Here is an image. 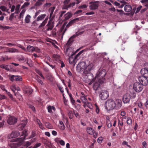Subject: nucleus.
Masks as SVG:
<instances>
[{"label":"nucleus","mask_w":148,"mask_h":148,"mask_svg":"<svg viewBox=\"0 0 148 148\" xmlns=\"http://www.w3.org/2000/svg\"><path fill=\"white\" fill-rule=\"evenodd\" d=\"M72 15V13L70 12H68L64 15V20L65 21L71 18Z\"/></svg>","instance_id":"393cba45"},{"label":"nucleus","mask_w":148,"mask_h":148,"mask_svg":"<svg viewBox=\"0 0 148 148\" xmlns=\"http://www.w3.org/2000/svg\"><path fill=\"white\" fill-rule=\"evenodd\" d=\"M20 135L19 132L18 131H13L10 134L8 135V137L9 139L16 138Z\"/></svg>","instance_id":"f3484780"},{"label":"nucleus","mask_w":148,"mask_h":148,"mask_svg":"<svg viewBox=\"0 0 148 148\" xmlns=\"http://www.w3.org/2000/svg\"><path fill=\"white\" fill-rule=\"evenodd\" d=\"M27 123V121L26 120L23 121L21 124L19 125V127H21L20 129L22 130L25 126Z\"/></svg>","instance_id":"7c9ffc66"},{"label":"nucleus","mask_w":148,"mask_h":148,"mask_svg":"<svg viewBox=\"0 0 148 148\" xmlns=\"http://www.w3.org/2000/svg\"><path fill=\"white\" fill-rule=\"evenodd\" d=\"M10 80L13 82L14 81H21L22 78L20 76L10 75L9 76Z\"/></svg>","instance_id":"4468645a"},{"label":"nucleus","mask_w":148,"mask_h":148,"mask_svg":"<svg viewBox=\"0 0 148 148\" xmlns=\"http://www.w3.org/2000/svg\"><path fill=\"white\" fill-rule=\"evenodd\" d=\"M8 51L12 53L19 52V51L18 50L15 48L9 49H8Z\"/></svg>","instance_id":"72a5a7b5"},{"label":"nucleus","mask_w":148,"mask_h":148,"mask_svg":"<svg viewBox=\"0 0 148 148\" xmlns=\"http://www.w3.org/2000/svg\"><path fill=\"white\" fill-rule=\"evenodd\" d=\"M47 28L46 32L47 34L50 36H55L56 35V30L55 29L52 30L54 26L53 22H49L47 25Z\"/></svg>","instance_id":"20e7f679"},{"label":"nucleus","mask_w":148,"mask_h":148,"mask_svg":"<svg viewBox=\"0 0 148 148\" xmlns=\"http://www.w3.org/2000/svg\"><path fill=\"white\" fill-rule=\"evenodd\" d=\"M141 1L143 5L145 7H148V0H142Z\"/></svg>","instance_id":"58836bf2"},{"label":"nucleus","mask_w":148,"mask_h":148,"mask_svg":"<svg viewBox=\"0 0 148 148\" xmlns=\"http://www.w3.org/2000/svg\"><path fill=\"white\" fill-rule=\"evenodd\" d=\"M17 118L13 116L8 117L7 119V123L9 125H13L17 122Z\"/></svg>","instance_id":"dca6fc26"},{"label":"nucleus","mask_w":148,"mask_h":148,"mask_svg":"<svg viewBox=\"0 0 148 148\" xmlns=\"http://www.w3.org/2000/svg\"><path fill=\"white\" fill-rule=\"evenodd\" d=\"M79 49H77L75 52V53L78 51ZM66 56H73L75 53L73 49L71 48H69L67 49L65 51Z\"/></svg>","instance_id":"9b49d317"},{"label":"nucleus","mask_w":148,"mask_h":148,"mask_svg":"<svg viewBox=\"0 0 148 148\" xmlns=\"http://www.w3.org/2000/svg\"><path fill=\"white\" fill-rule=\"evenodd\" d=\"M109 96L108 92L106 90H102L99 95L100 98L102 100H105Z\"/></svg>","instance_id":"9d476101"},{"label":"nucleus","mask_w":148,"mask_h":148,"mask_svg":"<svg viewBox=\"0 0 148 148\" xmlns=\"http://www.w3.org/2000/svg\"><path fill=\"white\" fill-rule=\"evenodd\" d=\"M6 92L7 94L11 98L12 100L13 99L12 95L10 93V92H8V91L7 92Z\"/></svg>","instance_id":"052dcab7"},{"label":"nucleus","mask_w":148,"mask_h":148,"mask_svg":"<svg viewBox=\"0 0 148 148\" xmlns=\"http://www.w3.org/2000/svg\"><path fill=\"white\" fill-rule=\"evenodd\" d=\"M93 66V64L92 63L87 65L85 62H81L79 63L77 65L76 70L78 72L83 71L84 74H87L92 70Z\"/></svg>","instance_id":"f03ea898"},{"label":"nucleus","mask_w":148,"mask_h":148,"mask_svg":"<svg viewBox=\"0 0 148 148\" xmlns=\"http://www.w3.org/2000/svg\"><path fill=\"white\" fill-rule=\"evenodd\" d=\"M36 135V132L35 131H33L32 132V134L31 135L30 138H32L35 136Z\"/></svg>","instance_id":"774afa93"},{"label":"nucleus","mask_w":148,"mask_h":148,"mask_svg":"<svg viewBox=\"0 0 148 148\" xmlns=\"http://www.w3.org/2000/svg\"><path fill=\"white\" fill-rule=\"evenodd\" d=\"M7 26H3L2 25H0V29H1L4 30L8 29Z\"/></svg>","instance_id":"680f3d73"},{"label":"nucleus","mask_w":148,"mask_h":148,"mask_svg":"<svg viewBox=\"0 0 148 148\" xmlns=\"http://www.w3.org/2000/svg\"><path fill=\"white\" fill-rule=\"evenodd\" d=\"M47 109L48 112L49 113H51L52 112V108L51 106H48L47 107Z\"/></svg>","instance_id":"69168bd1"},{"label":"nucleus","mask_w":148,"mask_h":148,"mask_svg":"<svg viewBox=\"0 0 148 148\" xmlns=\"http://www.w3.org/2000/svg\"><path fill=\"white\" fill-rule=\"evenodd\" d=\"M86 131L88 133L91 135H93L94 138H97V133L96 132L92 127H88L86 128Z\"/></svg>","instance_id":"ddd939ff"},{"label":"nucleus","mask_w":148,"mask_h":148,"mask_svg":"<svg viewBox=\"0 0 148 148\" xmlns=\"http://www.w3.org/2000/svg\"><path fill=\"white\" fill-rule=\"evenodd\" d=\"M75 37V35H73L69 39L66 43V44L69 46H70L74 41L73 38Z\"/></svg>","instance_id":"a878e982"},{"label":"nucleus","mask_w":148,"mask_h":148,"mask_svg":"<svg viewBox=\"0 0 148 148\" xmlns=\"http://www.w3.org/2000/svg\"><path fill=\"white\" fill-rule=\"evenodd\" d=\"M23 90L24 93L27 94H30L33 91V90L31 87L25 85L23 87Z\"/></svg>","instance_id":"a211bd4d"},{"label":"nucleus","mask_w":148,"mask_h":148,"mask_svg":"<svg viewBox=\"0 0 148 148\" xmlns=\"http://www.w3.org/2000/svg\"><path fill=\"white\" fill-rule=\"evenodd\" d=\"M142 69L140 71V73L142 76L148 78V69L146 68Z\"/></svg>","instance_id":"4be33fe9"},{"label":"nucleus","mask_w":148,"mask_h":148,"mask_svg":"<svg viewBox=\"0 0 148 148\" xmlns=\"http://www.w3.org/2000/svg\"><path fill=\"white\" fill-rule=\"evenodd\" d=\"M85 76L84 77L83 79L86 83H89L88 84L90 85L94 81L95 78H93V75L88 72V74H84Z\"/></svg>","instance_id":"39448f33"},{"label":"nucleus","mask_w":148,"mask_h":148,"mask_svg":"<svg viewBox=\"0 0 148 148\" xmlns=\"http://www.w3.org/2000/svg\"><path fill=\"white\" fill-rule=\"evenodd\" d=\"M36 138H34L33 139V140H32V141L31 142H29V141H26L25 142V145H26V146L28 147L31 145L32 143L33 142L36 141Z\"/></svg>","instance_id":"e433bc0d"},{"label":"nucleus","mask_w":148,"mask_h":148,"mask_svg":"<svg viewBox=\"0 0 148 148\" xmlns=\"http://www.w3.org/2000/svg\"><path fill=\"white\" fill-rule=\"evenodd\" d=\"M59 123L60 124L59 128L60 129L62 130H64L65 128V127L63 122L62 121H59Z\"/></svg>","instance_id":"2f4dec72"},{"label":"nucleus","mask_w":148,"mask_h":148,"mask_svg":"<svg viewBox=\"0 0 148 148\" xmlns=\"http://www.w3.org/2000/svg\"><path fill=\"white\" fill-rule=\"evenodd\" d=\"M48 19V17H47V18H46L41 23L40 26L41 27L44 26L47 22Z\"/></svg>","instance_id":"37998d69"},{"label":"nucleus","mask_w":148,"mask_h":148,"mask_svg":"<svg viewBox=\"0 0 148 148\" xmlns=\"http://www.w3.org/2000/svg\"><path fill=\"white\" fill-rule=\"evenodd\" d=\"M124 9L125 12H128L131 11L132 7L130 5H127L125 6Z\"/></svg>","instance_id":"bb28decb"},{"label":"nucleus","mask_w":148,"mask_h":148,"mask_svg":"<svg viewBox=\"0 0 148 148\" xmlns=\"http://www.w3.org/2000/svg\"><path fill=\"white\" fill-rule=\"evenodd\" d=\"M148 78L142 75L138 77V80L140 84L143 85H147L148 83Z\"/></svg>","instance_id":"f8f14e48"},{"label":"nucleus","mask_w":148,"mask_h":148,"mask_svg":"<svg viewBox=\"0 0 148 148\" xmlns=\"http://www.w3.org/2000/svg\"><path fill=\"white\" fill-rule=\"evenodd\" d=\"M0 88L3 91H5L6 92H7L8 91L5 89L4 85L2 84L0 85Z\"/></svg>","instance_id":"3c124183"},{"label":"nucleus","mask_w":148,"mask_h":148,"mask_svg":"<svg viewBox=\"0 0 148 148\" xmlns=\"http://www.w3.org/2000/svg\"><path fill=\"white\" fill-rule=\"evenodd\" d=\"M55 9V7H51L49 10L50 12L49 19L50 21L49 22H51L53 19L55 17V15L53 13Z\"/></svg>","instance_id":"412c9836"},{"label":"nucleus","mask_w":148,"mask_h":148,"mask_svg":"<svg viewBox=\"0 0 148 148\" xmlns=\"http://www.w3.org/2000/svg\"><path fill=\"white\" fill-rule=\"evenodd\" d=\"M53 58L56 60H59L60 59V56L58 55L54 54L53 56Z\"/></svg>","instance_id":"09e8293b"},{"label":"nucleus","mask_w":148,"mask_h":148,"mask_svg":"<svg viewBox=\"0 0 148 148\" xmlns=\"http://www.w3.org/2000/svg\"><path fill=\"white\" fill-rule=\"evenodd\" d=\"M83 106L85 108L86 106H87L90 109H91L93 108L92 104L91 103L89 102H87V103H84L83 105Z\"/></svg>","instance_id":"f704fd0d"},{"label":"nucleus","mask_w":148,"mask_h":148,"mask_svg":"<svg viewBox=\"0 0 148 148\" xmlns=\"http://www.w3.org/2000/svg\"><path fill=\"white\" fill-rule=\"evenodd\" d=\"M86 95L84 94L83 92H81L80 95V99L82 102L84 104L86 103L87 101V99L86 97Z\"/></svg>","instance_id":"5701e85b"},{"label":"nucleus","mask_w":148,"mask_h":148,"mask_svg":"<svg viewBox=\"0 0 148 148\" xmlns=\"http://www.w3.org/2000/svg\"><path fill=\"white\" fill-rule=\"evenodd\" d=\"M127 123L128 125H131L132 123V120L131 117H128L127 119Z\"/></svg>","instance_id":"ea45409f"},{"label":"nucleus","mask_w":148,"mask_h":148,"mask_svg":"<svg viewBox=\"0 0 148 148\" xmlns=\"http://www.w3.org/2000/svg\"><path fill=\"white\" fill-rule=\"evenodd\" d=\"M54 141L57 143H59L62 146H64L65 145V142L63 140H61L59 138H55Z\"/></svg>","instance_id":"b1692460"},{"label":"nucleus","mask_w":148,"mask_h":148,"mask_svg":"<svg viewBox=\"0 0 148 148\" xmlns=\"http://www.w3.org/2000/svg\"><path fill=\"white\" fill-rule=\"evenodd\" d=\"M46 15V14H41L38 16L36 18V21H42L44 18L45 17Z\"/></svg>","instance_id":"c756f323"},{"label":"nucleus","mask_w":148,"mask_h":148,"mask_svg":"<svg viewBox=\"0 0 148 148\" xmlns=\"http://www.w3.org/2000/svg\"><path fill=\"white\" fill-rule=\"evenodd\" d=\"M131 97V96L129 94L127 93L125 94L123 98V101L124 103H128L130 100Z\"/></svg>","instance_id":"aec40b11"},{"label":"nucleus","mask_w":148,"mask_h":148,"mask_svg":"<svg viewBox=\"0 0 148 148\" xmlns=\"http://www.w3.org/2000/svg\"><path fill=\"white\" fill-rule=\"evenodd\" d=\"M78 18H76L72 20H71L67 24V26L69 27L72 25L74 23H75L76 22L78 21Z\"/></svg>","instance_id":"c85d7f7f"},{"label":"nucleus","mask_w":148,"mask_h":148,"mask_svg":"<svg viewBox=\"0 0 148 148\" xmlns=\"http://www.w3.org/2000/svg\"><path fill=\"white\" fill-rule=\"evenodd\" d=\"M58 87L59 90H60V92L62 93H63L64 92V90H63V87L62 86H58Z\"/></svg>","instance_id":"338daca9"},{"label":"nucleus","mask_w":148,"mask_h":148,"mask_svg":"<svg viewBox=\"0 0 148 148\" xmlns=\"http://www.w3.org/2000/svg\"><path fill=\"white\" fill-rule=\"evenodd\" d=\"M25 11L24 10H22L20 14V18H23L24 14L25 12Z\"/></svg>","instance_id":"8fccbe9b"},{"label":"nucleus","mask_w":148,"mask_h":148,"mask_svg":"<svg viewBox=\"0 0 148 148\" xmlns=\"http://www.w3.org/2000/svg\"><path fill=\"white\" fill-rule=\"evenodd\" d=\"M84 50H82L80 51L77 55L75 56L78 60L79 59L81 55L83 53Z\"/></svg>","instance_id":"a18cd8bd"},{"label":"nucleus","mask_w":148,"mask_h":148,"mask_svg":"<svg viewBox=\"0 0 148 148\" xmlns=\"http://www.w3.org/2000/svg\"><path fill=\"white\" fill-rule=\"evenodd\" d=\"M36 72L38 74H39L41 77L43 79H45V78L42 74L41 71H40L39 70L37 69H36Z\"/></svg>","instance_id":"49530a36"},{"label":"nucleus","mask_w":148,"mask_h":148,"mask_svg":"<svg viewBox=\"0 0 148 148\" xmlns=\"http://www.w3.org/2000/svg\"><path fill=\"white\" fill-rule=\"evenodd\" d=\"M70 98L71 103L73 104L75 103V100H74L71 94H70L69 95Z\"/></svg>","instance_id":"603ef678"},{"label":"nucleus","mask_w":148,"mask_h":148,"mask_svg":"<svg viewBox=\"0 0 148 148\" xmlns=\"http://www.w3.org/2000/svg\"><path fill=\"white\" fill-rule=\"evenodd\" d=\"M45 126L47 128L49 129L52 128V126L51 125L49 122H46L45 123Z\"/></svg>","instance_id":"a19ab883"},{"label":"nucleus","mask_w":148,"mask_h":148,"mask_svg":"<svg viewBox=\"0 0 148 148\" xmlns=\"http://www.w3.org/2000/svg\"><path fill=\"white\" fill-rule=\"evenodd\" d=\"M69 118L70 119H71L73 117V112L71 111H69L68 114Z\"/></svg>","instance_id":"c03bdc74"},{"label":"nucleus","mask_w":148,"mask_h":148,"mask_svg":"<svg viewBox=\"0 0 148 148\" xmlns=\"http://www.w3.org/2000/svg\"><path fill=\"white\" fill-rule=\"evenodd\" d=\"M27 49L28 51L30 52H33L34 50V47L30 45L27 46Z\"/></svg>","instance_id":"473e14b6"},{"label":"nucleus","mask_w":148,"mask_h":148,"mask_svg":"<svg viewBox=\"0 0 148 148\" xmlns=\"http://www.w3.org/2000/svg\"><path fill=\"white\" fill-rule=\"evenodd\" d=\"M106 124L108 127L109 128L110 127L112 126V124L110 121H107Z\"/></svg>","instance_id":"0e129e2a"},{"label":"nucleus","mask_w":148,"mask_h":148,"mask_svg":"<svg viewBox=\"0 0 148 148\" xmlns=\"http://www.w3.org/2000/svg\"><path fill=\"white\" fill-rule=\"evenodd\" d=\"M133 88L136 92H139L143 89V85L138 82H137L134 84Z\"/></svg>","instance_id":"1a4fd4ad"},{"label":"nucleus","mask_w":148,"mask_h":148,"mask_svg":"<svg viewBox=\"0 0 148 148\" xmlns=\"http://www.w3.org/2000/svg\"><path fill=\"white\" fill-rule=\"evenodd\" d=\"M34 51L37 52L39 53L40 51V50L38 47H35Z\"/></svg>","instance_id":"e2e57ef3"},{"label":"nucleus","mask_w":148,"mask_h":148,"mask_svg":"<svg viewBox=\"0 0 148 148\" xmlns=\"http://www.w3.org/2000/svg\"><path fill=\"white\" fill-rule=\"evenodd\" d=\"M41 145L40 143H38L36 144L33 147V148H37L40 147Z\"/></svg>","instance_id":"bf43d9fd"},{"label":"nucleus","mask_w":148,"mask_h":148,"mask_svg":"<svg viewBox=\"0 0 148 148\" xmlns=\"http://www.w3.org/2000/svg\"><path fill=\"white\" fill-rule=\"evenodd\" d=\"M106 73V71L105 69H100L97 72L95 78H97L99 80L105 78L104 77Z\"/></svg>","instance_id":"423d86ee"},{"label":"nucleus","mask_w":148,"mask_h":148,"mask_svg":"<svg viewBox=\"0 0 148 148\" xmlns=\"http://www.w3.org/2000/svg\"><path fill=\"white\" fill-rule=\"evenodd\" d=\"M66 11H62L60 12V18H61L63 15H64L65 13H66Z\"/></svg>","instance_id":"5fc2aeb1"},{"label":"nucleus","mask_w":148,"mask_h":148,"mask_svg":"<svg viewBox=\"0 0 148 148\" xmlns=\"http://www.w3.org/2000/svg\"><path fill=\"white\" fill-rule=\"evenodd\" d=\"M31 17L29 15H27L25 17V22L27 23H29L30 21V18Z\"/></svg>","instance_id":"c9c22d12"},{"label":"nucleus","mask_w":148,"mask_h":148,"mask_svg":"<svg viewBox=\"0 0 148 148\" xmlns=\"http://www.w3.org/2000/svg\"><path fill=\"white\" fill-rule=\"evenodd\" d=\"M18 59L19 61H23L24 60L25 58L23 56L20 55L18 58Z\"/></svg>","instance_id":"6e6d98bb"},{"label":"nucleus","mask_w":148,"mask_h":148,"mask_svg":"<svg viewBox=\"0 0 148 148\" xmlns=\"http://www.w3.org/2000/svg\"><path fill=\"white\" fill-rule=\"evenodd\" d=\"M95 82L93 85V88L94 90H96L99 88L101 84L105 82V78H104L102 79L99 80L97 78H95Z\"/></svg>","instance_id":"0eeeda50"},{"label":"nucleus","mask_w":148,"mask_h":148,"mask_svg":"<svg viewBox=\"0 0 148 148\" xmlns=\"http://www.w3.org/2000/svg\"><path fill=\"white\" fill-rule=\"evenodd\" d=\"M67 30L66 27L63 25L58 32L57 35L58 36V38L60 40H62L63 38V35Z\"/></svg>","instance_id":"6e6552de"},{"label":"nucleus","mask_w":148,"mask_h":148,"mask_svg":"<svg viewBox=\"0 0 148 148\" xmlns=\"http://www.w3.org/2000/svg\"><path fill=\"white\" fill-rule=\"evenodd\" d=\"M122 40L124 42H125L128 38V36L126 34L122 35L119 38Z\"/></svg>","instance_id":"cd10ccee"},{"label":"nucleus","mask_w":148,"mask_h":148,"mask_svg":"<svg viewBox=\"0 0 148 148\" xmlns=\"http://www.w3.org/2000/svg\"><path fill=\"white\" fill-rule=\"evenodd\" d=\"M20 5H19L16 6V9L15 13H18V11L20 7Z\"/></svg>","instance_id":"4d7b16f0"},{"label":"nucleus","mask_w":148,"mask_h":148,"mask_svg":"<svg viewBox=\"0 0 148 148\" xmlns=\"http://www.w3.org/2000/svg\"><path fill=\"white\" fill-rule=\"evenodd\" d=\"M122 105V101L120 99H116L115 100L110 99L106 101L105 104V107L107 110H110L114 109H119Z\"/></svg>","instance_id":"f257e3e1"},{"label":"nucleus","mask_w":148,"mask_h":148,"mask_svg":"<svg viewBox=\"0 0 148 148\" xmlns=\"http://www.w3.org/2000/svg\"><path fill=\"white\" fill-rule=\"evenodd\" d=\"M78 60L76 57L75 56H70L69 58V61L70 64H73L74 66L75 65Z\"/></svg>","instance_id":"6ab92c4d"},{"label":"nucleus","mask_w":148,"mask_h":148,"mask_svg":"<svg viewBox=\"0 0 148 148\" xmlns=\"http://www.w3.org/2000/svg\"><path fill=\"white\" fill-rule=\"evenodd\" d=\"M89 8L90 10H94L97 9L98 8L99 4L98 1L92 2H90Z\"/></svg>","instance_id":"2eb2a0df"},{"label":"nucleus","mask_w":148,"mask_h":148,"mask_svg":"<svg viewBox=\"0 0 148 148\" xmlns=\"http://www.w3.org/2000/svg\"><path fill=\"white\" fill-rule=\"evenodd\" d=\"M14 95H15L16 97L20 101H22L23 98H22V95L18 93H14Z\"/></svg>","instance_id":"4c0bfd02"},{"label":"nucleus","mask_w":148,"mask_h":148,"mask_svg":"<svg viewBox=\"0 0 148 148\" xmlns=\"http://www.w3.org/2000/svg\"><path fill=\"white\" fill-rule=\"evenodd\" d=\"M45 145L47 148H50L51 147L50 143L49 142L46 143L45 144Z\"/></svg>","instance_id":"13d9d810"},{"label":"nucleus","mask_w":148,"mask_h":148,"mask_svg":"<svg viewBox=\"0 0 148 148\" xmlns=\"http://www.w3.org/2000/svg\"><path fill=\"white\" fill-rule=\"evenodd\" d=\"M35 78L38 83L41 84L42 85H43V82H42V80L40 79V77L38 76L37 75L36 77Z\"/></svg>","instance_id":"79ce46f5"},{"label":"nucleus","mask_w":148,"mask_h":148,"mask_svg":"<svg viewBox=\"0 0 148 148\" xmlns=\"http://www.w3.org/2000/svg\"><path fill=\"white\" fill-rule=\"evenodd\" d=\"M25 131H23V133L21 134L20 138H17L14 139V141H16L14 143H11L9 144V148H16L20 145L22 144V143L25 138L26 136Z\"/></svg>","instance_id":"7ed1b4c3"},{"label":"nucleus","mask_w":148,"mask_h":148,"mask_svg":"<svg viewBox=\"0 0 148 148\" xmlns=\"http://www.w3.org/2000/svg\"><path fill=\"white\" fill-rule=\"evenodd\" d=\"M16 86L14 84H12L10 87V89L11 90L13 91V92L14 93L15 90H16Z\"/></svg>","instance_id":"de8ad7c7"},{"label":"nucleus","mask_w":148,"mask_h":148,"mask_svg":"<svg viewBox=\"0 0 148 148\" xmlns=\"http://www.w3.org/2000/svg\"><path fill=\"white\" fill-rule=\"evenodd\" d=\"M103 138L102 137H100L98 138L97 140V141L99 143H101L102 141Z\"/></svg>","instance_id":"864d4df0"}]
</instances>
